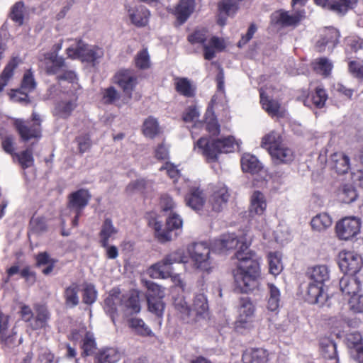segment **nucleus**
<instances>
[{"instance_id": "obj_1", "label": "nucleus", "mask_w": 363, "mask_h": 363, "mask_svg": "<svg viewBox=\"0 0 363 363\" xmlns=\"http://www.w3.org/2000/svg\"><path fill=\"white\" fill-rule=\"evenodd\" d=\"M250 244L245 238H238L235 233H228L215 240L212 246L213 250L222 253L240 245L235 253L239 262L234 271V279L236 290L246 294L255 287L257 279L259 276V257L248 250Z\"/></svg>"}, {"instance_id": "obj_2", "label": "nucleus", "mask_w": 363, "mask_h": 363, "mask_svg": "<svg viewBox=\"0 0 363 363\" xmlns=\"http://www.w3.org/2000/svg\"><path fill=\"white\" fill-rule=\"evenodd\" d=\"M235 145V138L232 136L217 140L202 137L197 140L194 148H197L206 157L208 162H213L217 161L220 154L233 152Z\"/></svg>"}, {"instance_id": "obj_3", "label": "nucleus", "mask_w": 363, "mask_h": 363, "mask_svg": "<svg viewBox=\"0 0 363 363\" xmlns=\"http://www.w3.org/2000/svg\"><path fill=\"white\" fill-rule=\"evenodd\" d=\"M261 146L268 150L276 163H289L294 159V151L281 143L280 135L275 131L262 138Z\"/></svg>"}, {"instance_id": "obj_4", "label": "nucleus", "mask_w": 363, "mask_h": 363, "mask_svg": "<svg viewBox=\"0 0 363 363\" xmlns=\"http://www.w3.org/2000/svg\"><path fill=\"white\" fill-rule=\"evenodd\" d=\"M42 121L41 116L38 113L33 111L30 121H25L21 118L15 119L14 126L23 141L27 142L30 140L38 141L42 138Z\"/></svg>"}, {"instance_id": "obj_5", "label": "nucleus", "mask_w": 363, "mask_h": 363, "mask_svg": "<svg viewBox=\"0 0 363 363\" xmlns=\"http://www.w3.org/2000/svg\"><path fill=\"white\" fill-rule=\"evenodd\" d=\"M67 54L72 59H79L82 62H90L95 65L104 53L102 48L89 45L79 40L74 46H70L67 49Z\"/></svg>"}, {"instance_id": "obj_6", "label": "nucleus", "mask_w": 363, "mask_h": 363, "mask_svg": "<svg viewBox=\"0 0 363 363\" xmlns=\"http://www.w3.org/2000/svg\"><path fill=\"white\" fill-rule=\"evenodd\" d=\"M182 226V220L180 216L174 213H171L167 218L164 229L162 230L160 223H155L154 229L155 230V236L162 243L170 241L177 236L178 234L175 230H179Z\"/></svg>"}, {"instance_id": "obj_7", "label": "nucleus", "mask_w": 363, "mask_h": 363, "mask_svg": "<svg viewBox=\"0 0 363 363\" xmlns=\"http://www.w3.org/2000/svg\"><path fill=\"white\" fill-rule=\"evenodd\" d=\"M210 253V247L206 242H201L193 245L190 255L196 269L208 272L211 269L213 266Z\"/></svg>"}, {"instance_id": "obj_8", "label": "nucleus", "mask_w": 363, "mask_h": 363, "mask_svg": "<svg viewBox=\"0 0 363 363\" xmlns=\"http://www.w3.org/2000/svg\"><path fill=\"white\" fill-rule=\"evenodd\" d=\"M338 264L341 271L347 276H356L363 266V261L361 256L354 252H341Z\"/></svg>"}, {"instance_id": "obj_9", "label": "nucleus", "mask_w": 363, "mask_h": 363, "mask_svg": "<svg viewBox=\"0 0 363 363\" xmlns=\"http://www.w3.org/2000/svg\"><path fill=\"white\" fill-rule=\"evenodd\" d=\"M336 233L341 240H349L360 230V220L354 217H346L337 223Z\"/></svg>"}, {"instance_id": "obj_10", "label": "nucleus", "mask_w": 363, "mask_h": 363, "mask_svg": "<svg viewBox=\"0 0 363 363\" xmlns=\"http://www.w3.org/2000/svg\"><path fill=\"white\" fill-rule=\"evenodd\" d=\"M318 160L321 163L328 162L330 168L334 169L339 174L347 173L350 168V158L343 152L332 154L328 161L325 156L320 153Z\"/></svg>"}, {"instance_id": "obj_11", "label": "nucleus", "mask_w": 363, "mask_h": 363, "mask_svg": "<svg viewBox=\"0 0 363 363\" xmlns=\"http://www.w3.org/2000/svg\"><path fill=\"white\" fill-rule=\"evenodd\" d=\"M114 82L117 84L129 97L137 84V77L130 69H120L114 75Z\"/></svg>"}, {"instance_id": "obj_12", "label": "nucleus", "mask_w": 363, "mask_h": 363, "mask_svg": "<svg viewBox=\"0 0 363 363\" xmlns=\"http://www.w3.org/2000/svg\"><path fill=\"white\" fill-rule=\"evenodd\" d=\"M255 313V306L249 298L240 300L239 316L236 321V328H247L251 325Z\"/></svg>"}, {"instance_id": "obj_13", "label": "nucleus", "mask_w": 363, "mask_h": 363, "mask_svg": "<svg viewBox=\"0 0 363 363\" xmlns=\"http://www.w3.org/2000/svg\"><path fill=\"white\" fill-rule=\"evenodd\" d=\"M304 17V10H298L292 13L281 10L276 12L274 15V19L276 23L284 27H296Z\"/></svg>"}, {"instance_id": "obj_14", "label": "nucleus", "mask_w": 363, "mask_h": 363, "mask_svg": "<svg viewBox=\"0 0 363 363\" xmlns=\"http://www.w3.org/2000/svg\"><path fill=\"white\" fill-rule=\"evenodd\" d=\"M120 309L126 316L140 313L141 306L138 292L130 291L125 294H121Z\"/></svg>"}, {"instance_id": "obj_15", "label": "nucleus", "mask_w": 363, "mask_h": 363, "mask_svg": "<svg viewBox=\"0 0 363 363\" xmlns=\"http://www.w3.org/2000/svg\"><path fill=\"white\" fill-rule=\"evenodd\" d=\"M91 199L89 191L84 189H79L69 196L68 207L74 213H81L88 205Z\"/></svg>"}, {"instance_id": "obj_16", "label": "nucleus", "mask_w": 363, "mask_h": 363, "mask_svg": "<svg viewBox=\"0 0 363 363\" xmlns=\"http://www.w3.org/2000/svg\"><path fill=\"white\" fill-rule=\"evenodd\" d=\"M44 66L45 72L49 75H58L67 67L65 59L58 56L56 52L45 55Z\"/></svg>"}, {"instance_id": "obj_17", "label": "nucleus", "mask_w": 363, "mask_h": 363, "mask_svg": "<svg viewBox=\"0 0 363 363\" xmlns=\"http://www.w3.org/2000/svg\"><path fill=\"white\" fill-rule=\"evenodd\" d=\"M323 286L309 281L306 291V301L311 304L323 306L328 299V295L324 292Z\"/></svg>"}, {"instance_id": "obj_18", "label": "nucleus", "mask_w": 363, "mask_h": 363, "mask_svg": "<svg viewBox=\"0 0 363 363\" xmlns=\"http://www.w3.org/2000/svg\"><path fill=\"white\" fill-rule=\"evenodd\" d=\"M229 196L230 194L225 185L220 184L216 186L209 199L212 209L216 212L220 211L226 205Z\"/></svg>"}, {"instance_id": "obj_19", "label": "nucleus", "mask_w": 363, "mask_h": 363, "mask_svg": "<svg viewBox=\"0 0 363 363\" xmlns=\"http://www.w3.org/2000/svg\"><path fill=\"white\" fill-rule=\"evenodd\" d=\"M340 33L337 29L333 28L327 29L316 42L315 48L320 52L325 51L326 48L331 52L338 43Z\"/></svg>"}, {"instance_id": "obj_20", "label": "nucleus", "mask_w": 363, "mask_h": 363, "mask_svg": "<svg viewBox=\"0 0 363 363\" xmlns=\"http://www.w3.org/2000/svg\"><path fill=\"white\" fill-rule=\"evenodd\" d=\"M121 303V294L119 289H113L104 301V310L114 323L118 314V308Z\"/></svg>"}, {"instance_id": "obj_21", "label": "nucleus", "mask_w": 363, "mask_h": 363, "mask_svg": "<svg viewBox=\"0 0 363 363\" xmlns=\"http://www.w3.org/2000/svg\"><path fill=\"white\" fill-rule=\"evenodd\" d=\"M147 274L152 279H167L172 276L173 267L162 260L152 264L147 270Z\"/></svg>"}, {"instance_id": "obj_22", "label": "nucleus", "mask_w": 363, "mask_h": 363, "mask_svg": "<svg viewBox=\"0 0 363 363\" xmlns=\"http://www.w3.org/2000/svg\"><path fill=\"white\" fill-rule=\"evenodd\" d=\"M206 39L207 35L205 30H196L188 37V40L191 43H201L203 45L204 57L206 60H211L215 57L216 53L215 50L206 43Z\"/></svg>"}, {"instance_id": "obj_23", "label": "nucleus", "mask_w": 363, "mask_h": 363, "mask_svg": "<svg viewBox=\"0 0 363 363\" xmlns=\"http://www.w3.org/2000/svg\"><path fill=\"white\" fill-rule=\"evenodd\" d=\"M361 282L356 276H344L340 280V289L344 295L356 296L359 291Z\"/></svg>"}, {"instance_id": "obj_24", "label": "nucleus", "mask_w": 363, "mask_h": 363, "mask_svg": "<svg viewBox=\"0 0 363 363\" xmlns=\"http://www.w3.org/2000/svg\"><path fill=\"white\" fill-rule=\"evenodd\" d=\"M330 272L328 266L322 264L308 269L306 274L311 281L323 286L330 279Z\"/></svg>"}, {"instance_id": "obj_25", "label": "nucleus", "mask_w": 363, "mask_h": 363, "mask_svg": "<svg viewBox=\"0 0 363 363\" xmlns=\"http://www.w3.org/2000/svg\"><path fill=\"white\" fill-rule=\"evenodd\" d=\"M267 351L262 348L247 349L242 354L243 363H266L268 360Z\"/></svg>"}, {"instance_id": "obj_26", "label": "nucleus", "mask_w": 363, "mask_h": 363, "mask_svg": "<svg viewBox=\"0 0 363 363\" xmlns=\"http://www.w3.org/2000/svg\"><path fill=\"white\" fill-rule=\"evenodd\" d=\"M173 306L179 313L180 318L185 322L189 323L194 320V315L191 308L188 305L182 296H178L173 298Z\"/></svg>"}, {"instance_id": "obj_27", "label": "nucleus", "mask_w": 363, "mask_h": 363, "mask_svg": "<svg viewBox=\"0 0 363 363\" xmlns=\"http://www.w3.org/2000/svg\"><path fill=\"white\" fill-rule=\"evenodd\" d=\"M267 308L272 312H277L280 307V290L272 283L267 284Z\"/></svg>"}, {"instance_id": "obj_28", "label": "nucleus", "mask_w": 363, "mask_h": 363, "mask_svg": "<svg viewBox=\"0 0 363 363\" xmlns=\"http://www.w3.org/2000/svg\"><path fill=\"white\" fill-rule=\"evenodd\" d=\"M77 99L61 100L58 101L54 108L53 115L61 118H67L77 107Z\"/></svg>"}, {"instance_id": "obj_29", "label": "nucleus", "mask_w": 363, "mask_h": 363, "mask_svg": "<svg viewBox=\"0 0 363 363\" xmlns=\"http://www.w3.org/2000/svg\"><path fill=\"white\" fill-rule=\"evenodd\" d=\"M120 358L121 354L116 349L106 347L96 352L94 363H116Z\"/></svg>"}, {"instance_id": "obj_30", "label": "nucleus", "mask_w": 363, "mask_h": 363, "mask_svg": "<svg viewBox=\"0 0 363 363\" xmlns=\"http://www.w3.org/2000/svg\"><path fill=\"white\" fill-rule=\"evenodd\" d=\"M118 230L114 227L111 219L107 218L104 220L99 233L100 243L101 247L107 246L110 239H113Z\"/></svg>"}, {"instance_id": "obj_31", "label": "nucleus", "mask_w": 363, "mask_h": 363, "mask_svg": "<svg viewBox=\"0 0 363 363\" xmlns=\"http://www.w3.org/2000/svg\"><path fill=\"white\" fill-rule=\"evenodd\" d=\"M204 201L203 193L198 188H192L185 197L186 205L194 211H199L203 207Z\"/></svg>"}, {"instance_id": "obj_32", "label": "nucleus", "mask_w": 363, "mask_h": 363, "mask_svg": "<svg viewBox=\"0 0 363 363\" xmlns=\"http://www.w3.org/2000/svg\"><path fill=\"white\" fill-rule=\"evenodd\" d=\"M195 8L194 0H181L176 8V15L181 24L184 23Z\"/></svg>"}, {"instance_id": "obj_33", "label": "nucleus", "mask_w": 363, "mask_h": 363, "mask_svg": "<svg viewBox=\"0 0 363 363\" xmlns=\"http://www.w3.org/2000/svg\"><path fill=\"white\" fill-rule=\"evenodd\" d=\"M129 16L133 24L143 27L147 24L150 11L144 6H139L134 11H129Z\"/></svg>"}, {"instance_id": "obj_34", "label": "nucleus", "mask_w": 363, "mask_h": 363, "mask_svg": "<svg viewBox=\"0 0 363 363\" xmlns=\"http://www.w3.org/2000/svg\"><path fill=\"white\" fill-rule=\"evenodd\" d=\"M79 285L76 282L72 283L69 286L65 289L63 296L67 306L74 308L79 304Z\"/></svg>"}, {"instance_id": "obj_35", "label": "nucleus", "mask_w": 363, "mask_h": 363, "mask_svg": "<svg viewBox=\"0 0 363 363\" xmlns=\"http://www.w3.org/2000/svg\"><path fill=\"white\" fill-rule=\"evenodd\" d=\"M242 169L245 172L255 174L262 169V164L258 159L250 154H245L241 158Z\"/></svg>"}, {"instance_id": "obj_36", "label": "nucleus", "mask_w": 363, "mask_h": 363, "mask_svg": "<svg viewBox=\"0 0 363 363\" xmlns=\"http://www.w3.org/2000/svg\"><path fill=\"white\" fill-rule=\"evenodd\" d=\"M266 207L267 203L264 194L259 191H255L251 196L250 213L262 215Z\"/></svg>"}, {"instance_id": "obj_37", "label": "nucleus", "mask_w": 363, "mask_h": 363, "mask_svg": "<svg viewBox=\"0 0 363 363\" xmlns=\"http://www.w3.org/2000/svg\"><path fill=\"white\" fill-rule=\"evenodd\" d=\"M50 318L49 312L46 308L40 306L36 309V315L30 323L32 330H36L43 328L46 326L47 322Z\"/></svg>"}, {"instance_id": "obj_38", "label": "nucleus", "mask_w": 363, "mask_h": 363, "mask_svg": "<svg viewBox=\"0 0 363 363\" xmlns=\"http://www.w3.org/2000/svg\"><path fill=\"white\" fill-rule=\"evenodd\" d=\"M21 60L18 57H13L6 64L0 74V83L6 86L14 75V70L18 67Z\"/></svg>"}, {"instance_id": "obj_39", "label": "nucleus", "mask_w": 363, "mask_h": 363, "mask_svg": "<svg viewBox=\"0 0 363 363\" xmlns=\"http://www.w3.org/2000/svg\"><path fill=\"white\" fill-rule=\"evenodd\" d=\"M357 198V191L352 184H344L338 190L337 199L342 203H351Z\"/></svg>"}, {"instance_id": "obj_40", "label": "nucleus", "mask_w": 363, "mask_h": 363, "mask_svg": "<svg viewBox=\"0 0 363 363\" xmlns=\"http://www.w3.org/2000/svg\"><path fill=\"white\" fill-rule=\"evenodd\" d=\"M36 266L41 267L43 265H47V267L43 269L42 272L45 275L50 274L57 263V260L50 257L49 254L46 252H40L35 257Z\"/></svg>"}, {"instance_id": "obj_41", "label": "nucleus", "mask_w": 363, "mask_h": 363, "mask_svg": "<svg viewBox=\"0 0 363 363\" xmlns=\"http://www.w3.org/2000/svg\"><path fill=\"white\" fill-rule=\"evenodd\" d=\"M332 223V218L328 214L320 213L313 218L311 225L313 230L321 232L330 227Z\"/></svg>"}, {"instance_id": "obj_42", "label": "nucleus", "mask_w": 363, "mask_h": 363, "mask_svg": "<svg viewBox=\"0 0 363 363\" xmlns=\"http://www.w3.org/2000/svg\"><path fill=\"white\" fill-rule=\"evenodd\" d=\"M260 102L263 108L269 115L272 116H278L280 108L279 103L266 96L262 89H260Z\"/></svg>"}, {"instance_id": "obj_43", "label": "nucleus", "mask_w": 363, "mask_h": 363, "mask_svg": "<svg viewBox=\"0 0 363 363\" xmlns=\"http://www.w3.org/2000/svg\"><path fill=\"white\" fill-rule=\"evenodd\" d=\"M144 286L147 288L146 298L152 299L160 298L163 299L165 296L164 288L158 285L152 281H144Z\"/></svg>"}, {"instance_id": "obj_44", "label": "nucleus", "mask_w": 363, "mask_h": 363, "mask_svg": "<svg viewBox=\"0 0 363 363\" xmlns=\"http://www.w3.org/2000/svg\"><path fill=\"white\" fill-rule=\"evenodd\" d=\"M148 310L150 313L155 314L158 318V323L162 324V319L164 314L165 303L162 299L150 298L147 299Z\"/></svg>"}, {"instance_id": "obj_45", "label": "nucleus", "mask_w": 363, "mask_h": 363, "mask_svg": "<svg viewBox=\"0 0 363 363\" xmlns=\"http://www.w3.org/2000/svg\"><path fill=\"white\" fill-rule=\"evenodd\" d=\"M129 327L136 333L142 336H150L152 334L151 329L145 322L138 318H132L128 320Z\"/></svg>"}, {"instance_id": "obj_46", "label": "nucleus", "mask_w": 363, "mask_h": 363, "mask_svg": "<svg viewBox=\"0 0 363 363\" xmlns=\"http://www.w3.org/2000/svg\"><path fill=\"white\" fill-rule=\"evenodd\" d=\"M143 134L150 138H154L160 133V126L157 120L152 117H148L143 123Z\"/></svg>"}, {"instance_id": "obj_47", "label": "nucleus", "mask_w": 363, "mask_h": 363, "mask_svg": "<svg viewBox=\"0 0 363 363\" xmlns=\"http://www.w3.org/2000/svg\"><path fill=\"white\" fill-rule=\"evenodd\" d=\"M208 309V304L206 296L203 294H196L194 299L193 308H191L194 317L203 314Z\"/></svg>"}, {"instance_id": "obj_48", "label": "nucleus", "mask_w": 363, "mask_h": 363, "mask_svg": "<svg viewBox=\"0 0 363 363\" xmlns=\"http://www.w3.org/2000/svg\"><path fill=\"white\" fill-rule=\"evenodd\" d=\"M326 100H327V94H326L325 90L322 88L317 87L315 89V94H313L312 95L311 98L306 99L303 101V103H304L305 106H311L309 104V101H310L313 103V104L316 108H322L324 106Z\"/></svg>"}, {"instance_id": "obj_49", "label": "nucleus", "mask_w": 363, "mask_h": 363, "mask_svg": "<svg viewBox=\"0 0 363 363\" xmlns=\"http://www.w3.org/2000/svg\"><path fill=\"white\" fill-rule=\"evenodd\" d=\"M355 342H352L350 354L352 359L357 363H363V343L361 342L362 337L357 333L354 335Z\"/></svg>"}, {"instance_id": "obj_50", "label": "nucleus", "mask_w": 363, "mask_h": 363, "mask_svg": "<svg viewBox=\"0 0 363 363\" xmlns=\"http://www.w3.org/2000/svg\"><path fill=\"white\" fill-rule=\"evenodd\" d=\"M96 348V342L93 333L86 332L82 339V355L91 356Z\"/></svg>"}, {"instance_id": "obj_51", "label": "nucleus", "mask_w": 363, "mask_h": 363, "mask_svg": "<svg viewBox=\"0 0 363 363\" xmlns=\"http://www.w3.org/2000/svg\"><path fill=\"white\" fill-rule=\"evenodd\" d=\"M134 62L135 67L139 69L145 70L150 67V57L146 48L139 51L135 55Z\"/></svg>"}, {"instance_id": "obj_52", "label": "nucleus", "mask_w": 363, "mask_h": 363, "mask_svg": "<svg viewBox=\"0 0 363 363\" xmlns=\"http://www.w3.org/2000/svg\"><path fill=\"white\" fill-rule=\"evenodd\" d=\"M176 90L180 94L186 97H191L194 94V90L189 82L186 78H178L175 83Z\"/></svg>"}, {"instance_id": "obj_53", "label": "nucleus", "mask_w": 363, "mask_h": 363, "mask_svg": "<svg viewBox=\"0 0 363 363\" xmlns=\"http://www.w3.org/2000/svg\"><path fill=\"white\" fill-rule=\"evenodd\" d=\"M358 0H339V3H335L331 5V9L335 11V13L340 16H344L349 9H352L357 3Z\"/></svg>"}, {"instance_id": "obj_54", "label": "nucleus", "mask_w": 363, "mask_h": 363, "mask_svg": "<svg viewBox=\"0 0 363 363\" xmlns=\"http://www.w3.org/2000/svg\"><path fill=\"white\" fill-rule=\"evenodd\" d=\"M13 157L17 158L23 169L28 168L33 166L34 163L33 152L30 149L23 150L21 153H15Z\"/></svg>"}, {"instance_id": "obj_55", "label": "nucleus", "mask_w": 363, "mask_h": 363, "mask_svg": "<svg viewBox=\"0 0 363 363\" xmlns=\"http://www.w3.org/2000/svg\"><path fill=\"white\" fill-rule=\"evenodd\" d=\"M269 270L273 275L279 274L282 270L280 257L277 252H270L268 255Z\"/></svg>"}, {"instance_id": "obj_56", "label": "nucleus", "mask_w": 363, "mask_h": 363, "mask_svg": "<svg viewBox=\"0 0 363 363\" xmlns=\"http://www.w3.org/2000/svg\"><path fill=\"white\" fill-rule=\"evenodd\" d=\"M164 259V262H167L170 267H172L175 263H185L186 262L187 257L185 255V252L183 249H177L167 255Z\"/></svg>"}, {"instance_id": "obj_57", "label": "nucleus", "mask_w": 363, "mask_h": 363, "mask_svg": "<svg viewBox=\"0 0 363 363\" xmlns=\"http://www.w3.org/2000/svg\"><path fill=\"white\" fill-rule=\"evenodd\" d=\"M36 82L34 78L33 72L31 69L27 70L23 77L21 88L27 92L33 91L36 87Z\"/></svg>"}, {"instance_id": "obj_58", "label": "nucleus", "mask_w": 363, "mask_h": 363, "mask_svg": "<svg viewBox=\"0 0 363 363\" xmlns=\"http://www.w3.org/2000/svg\"><path fill=\"white\" fill-rule=\"evenodd\" d=\"M10 18L19 26L23 23L24 4L22 1L16 2L10 13Z\"/></svg>"}, {"instance_id": "obj_59", "label": "nucleus", "mask_w": 363, "mask_h": 363, "mask_svg": "<svg viewBox=\"0 0 363 363\" xmlns=\"http://www.w3.org/2000/svg\"><path fill=\"white\" fill-rule=\"evenodd\" d=\"M313 68L317 72L327 77L331 72L333 65L327 58L321 57L314 63Z\"/></svg>"}, {"instance_id": "obj_60", "label": "nucleus", "mask_w": 363, "mask_h": 363, "mask_svg": "<svg viewBox=\"0 0 363 363\" xmlns=\"http://www.w3.org/2000/svg\"><path fill=\"white\" fill-rule=\"evenodd\" d=\"M101 94L102 101L105 104H113L120 99V93L113 86L104 89Z\"/></svg>"}, {"instance_id": "obj_61", "label": "nucleus", "mask_w": 363, "mask_h": 363, "mask_svg": "<svg viewBox=\"0 0 363 363\" xmlns=\"http://www.w3.org/2000/svg\"><path fill=\"white\" fill-rule=\"evenodd\" d=\"M28 93L21 88L18 89L11 90L10 94L11 99L16 103H19L23 105H28L30 103Z\"/></svg>"}, {"instance_id": "obj_62", "label": "nucleus", "mask_w": 363, "mask_h": 363, "mask_svg": "<svg viewBox=\"0 0 363 363\" xmlns=\"http://www.w3.org/2000/svg\"><path fill=\"white\" fill-rule=\"evenodd\" d=\"M97 291L94 285L86 284L84 289L83 301L87 305H91L96 300Z\"/></svg>"}, {"instance_id": "obj_63", "label": "nucleus", "mask_w": 363, "mask_h": 363, "mask_svg": "<svg viewBox=\"0 0 363 363\" xmlns=\"http://www.w3.org/2000/svg\"><path fill=\"white\" fill-rule=\"evenodd\" d=\"M349 305L354 313H363V295L352 296L349 299Z\"/></svg>"}, {"instance_id": "obj_64", "label": "nucleus", "mask_w": 363, "mask_h": 363, "mask_svg": "<svg viewBox=\"0 0 363 363\" xmlns=\"http://www.w3.org/2000/svg\"><path fill=\"white\" fill-rule=\"evenodd\" d=\"M235 5L229 0H225L219 4L220 15L224 13L227 16L233 15L236 11Z\"/></svg>"}]
</instances>
